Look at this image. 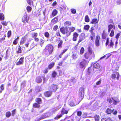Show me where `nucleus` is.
I'll return each instance as SVG.
<instances>
[{
    "label": "nucleus",
    "instance_id": "f257e3e1",
    "mask_svg": "<svg viewBox=\"0 0 121 121\" xmlns=\"http://www.w3.org/2000/svg\"><path fill=\"white\" fill-rule=\"evenodd\" d=\"M75 30L74 27H62L60 28V30L61 32L64 35L65 34L67 37L70 36L72 32H73Z\"/></svg>",
    "mask_w": 121,
    "mask_h": 121
},
{
    "label": "nucleus",
    "instance_id": "f03ea898",
    "mask_svg": "<svg viewBox=\"0 0 121 121\" xmlns=\"http://www.w3.org/2000/svg\"><path fill=\"white\" fill-rule=\"evenodd\" d=\"M45 49L47 50L49 55L52 54L54 50V47L51 44H49L46 45Z\"/></svg>",
    "mask_w": 121,
    "mask_h": 121
},
{
    "label": "nucleus",
    "instance_id": "7ed1b4c3",
    "mask_svg": "<svg viewBox=\"0 0 121 121\" xmlns=\"http://www.w3.org/2000/svg\"><path fill=\"white\" fill-rule=\"evenodd\" d=\"M84 89L82 87H80L79 89L78 96L80 100H82L83 98L84 94Z\"/></svg>",
    "mask_w": 121,
    "mask_h": 121
},
{
    "label": "nucleus",
    "instance_id": "20e7f679",
    "mask_svg": "<svg viewBox=\"0 0 121 121\" xmlns=\"http://www.w3.org/2000/svg\"><path fill=\"white\" fill-rule=\"evenodd\" d=\"M109 39L108 38H107L106 39V42L105 43V45L106 46H108V47L110 48H113V47L114 43L112 40H111L109 43Z\"/></svg>",
    "mask_w": 121,
    "mask_h": 121
},
{
    "label": "nucleus",
    "instance_id": "39448f33",
    "mask_svg": "<svg viewBox=\"0 0 121 121\" xmlns=\"http://www.w3.org/2000/svg\"><path fill=\"white\" fill-rule=\"evenodd\" d=\"M58 85L56 84H52L49 86V89L52 92H55L58 89Z\"/></svg>",
    "mask_w": 121,
    "mask_h": 121
},
{
    "label": "nucleus",
    "instance_id": "423d86ee",
    "mask_svg": "<svg viewBox=\"0 0 121 121\" xmlns=\"http://www.w3.org/2000/svg\"><path fill=\"white\" fill-rule=\"evenodd\" d=\"M29 19L28 16L26 13H25L22 18V22L25 24L26 23H28Z\"/></svg>",
    "mask_w": 121,
    "mask_h": 121
},
{
    "label": "nucleus",
    "instance_id": "0eeeda50",
    "mask_svg": "<svg viewBox=\"0 0 121 121\" xmlns=\"http://www.w3.org/2000/svg\"><path fill=\"white\" fill-rule=\"evenodd\" d=\"M31 35L32 38L34 39L35 41L37 42L39 41V38L37 37L38 35V34L37 32H32L31 33Z\"/></svg>",
    "mask_w": 121,
    "mask_h": 121
},
{
    "label": "nucleus",
    "instance_id": "6e6552de",
    "mask_svg": "<svg viewBox=\"0 0 121 121\" xmlns=\"http://www.w3.org/2000/svg\"><path fill=\"white\" fill-rule=\"evenodd\" d=\"M88 63L86 60L85 59H83L80 63L79 66L81 68H83L85 67L86 65L88 64Z\"/></svg>",
    "mask_w": 121,
    "mask_h": 121
},
{
    "label": "nucleus",
    "instance_id": "1a4fd4ad",
    "mask_svg": "<svg viewBox=\"0 0 121 121\" xmlns=\"http://www.w3.org/2000/svg\"><path fill=\"white\" fill-rule=\"evenodd\" d=\"M100 39V37L99 36L97 35L95 37V45L96 46L98 47L100 46L99 40Z\"/></svg>",
    "mask_w": 121,
    "mask_h": 121
},
{
    "label": "nucleus",
    "instance_id": "9d476101",
    "mask_svg": "<svg viewBox=\"0 0 121 121\" xmlns=\"http://www.w3.org/2000/svg\"><path fill=\"white\" fill-rule=\"evenodd\" d=\"M119 74L118 72H116L115 73H112L111 75V77L112 79H114L116 78L117 80H118L119 78Z\"/></svg>",
    "mask_w": 121,
    "mask_h": 121
},
{
    "label": "nucleus",
    "instance_id": "9b49d317",
    "mask_svg": "<svg viewBox=\"0 0 121 121\" xmlns=\"http://www.w3.org/2000/svg\"><path fill=\"white\" fill-rule=\"evenodd\" d=\"M52 92L50 90L45 91L44 93V95L46 97H51L52 94Z\"/></svg>",
    "mask_w": 121,
    "mask_h": 121
},
{
    "label": "nucleus",
    "instance_id": "f8f14e48",
    "mask_svg": "<svg viewBox=\"0 0 121 121\" xmlns=\"http://www.w3.org/2000/svg\"><path fill=\"white\" fill-rule=\"evenodd\" d=\"M24 57L22 56L19 59V60L16 63V65H22L23 64Z\"/></svg>",
    "mask_w": 121,
    "mask_h": 121
},
{
    "label": "nucleus",
    "instance_id": "ddd939ff",
    "mask_svg": "<svg viewBox=\"0 0 121 121\" xmlns=\"http://www.w3.org/2000/svg\"><path fill=\"white\" fill-rule=\"evenodd\" d=\"M92 55L88 53V52H86L84 55V56L85 58L88 59L92 58Z\"/></svg>",
    "mask_w": 121,
    "mask_h": 121
},
{
    "label": "nucleus",
    "instance_id": "4468645a",
    "mask_svg": "<svg viewBox=\"0 0 121 121\" xmlns=\"http://www.w3.org/2000/svg\"><path fill=\"white\" fill-rule=\"evenodd\" d=\"M79 36V34L77 32H75L73 34V40L74 41H76L77 39V38Z\"/></svg>",
    "mask_w": 121,
    "mask_h": 121
},
{
    "label": "nucleus",
    "instance_id": "2eb2a0df",
    "mask_svg": "<svg viewBox=\"0 0 121 121\" xmlns=\"http://www.w3.org/2000/svg\"><path fill=\"white\" fill-rule=\"evenodd\" d=\"M85 38V34H81L80 37H79L78 41V43H79L80 42L84 40Z\"/></svg>",
    "mask_w": 121,
    "mask_h": 121
},
{
    "label": "nucleus",
    "instance_id": "dca6fc26",
    "mask_svg": "<svg viewBox=\"0 0 121 121\" xmlns=\"http://www.w3.org/2000/svg\"><path fill=\"white\" fill-rule=\"evenodd\" d=\"M108 32H109L112 29H113L114 30L115 29V25L114 24L113 25L111 24H109L108 26Z\"/></svg>",
    "mask_w": 121,
    "mask_h": 121
},
{
    "label": "nucleus",
    "instance_id": "f3484780",
    "mask_svg": "<svg viewBox=\"0 0 121 121\" xmlns=\"http://www.w3.org/2000/svg\"><path fill=\"white\" fill-rule=\"evenodd\" d=\"M59 40H57L59 41L58 45V48H61L62 46L63 41L62 40L60 39V38H59Z\"/></svg>",
    "mask_w": 121,
    "mask_h": 121
},
{
    "label": "nucleus",
    "instance_id": "a211bd4d",
    "mask_svg": "<svg viewBox=\"0 0 121 121\" xmlns=\"http://www.w3.org/2000/svg\"><path fill=\"white\" fill-rule=\"evenodd\" d=\"M68 110H66L65 108H63L61 111V114L62 115L64 114H67L68 113Z\"/></svg>",
    "mask_w": 121,
    "mask_h": 121
},
{
    "label": "nucleus",
    "instance_id": "6ab92c4d",
    "mask_svg": "<svg viewBox=\"0 0 121 121\" xmlns=\"http://www.w3.org/2000/svg\"><path fill=\"white\" fill-rule=\"evenodd\" d=\"M42 80L41 77L39 76L37 77L35 79L36 82L38 83H41L42 82Z\"/></svg>",
    "mask_w": 121,
    "mask_h": 121
},
{
    "label": "nucleus",
    "instance_id": "aec40b11",
    "mask_svg": "<svg viewBox=\"0 0 121 121\" xmlns=\"http://www.w3.org/2000/svg\"><path fill=\"white\" fill-rule=\"evenodd\" d=\"M58 12V11L56 9H54L53 10L52 12L51 15L52 17H54L57 14Z\"/></svg>",
    "mask_w": 121,
    "mask_h": 121
},
{
    "label": "nucleus",
    "instance_id": "412c9836",
    "mask_svg": "<svg viewBox=\"0 0 121 121\" xmlns=\"http://www.w3.org/2000/svg\"><path fill=\"white\" fill-rule=\"evenodd\" d=\"M99 21V19L97 18H93L92 19L90 23L92 24H96Z\"/></svg>",
    "mask_w": 121,
    "mask_h": 121
},
{
    "label": "nucleus",
    "instance_id": "4be33fe9",
    "mask_svg": "<svg viewBox=\"0 0 121 121\" xmlns=\"http://www.w3.org/2000/svg\"><path fill=\"white\" fill-rule=\"evenodd\" d=\"M101 121H113L111 118L109 117L108 118H104L101 119Z\"/></svg>",
    "mask_w": 121,
    "mask_h": 121
},
{
    "label": "nucleus",
    "instance_id": "5701e85b",
    "mask_svg": "<svg viewBox=\"0 0 121 121\" xmlns=\"http://www.w3.org/2000/svg\"><path fill=\"white\" fill-rule=\"evenodd\" d=\"M87 52H88L92 55L93 54H94V52H93L92 48L90 46L88 48V51Z\"/></svg>",
    "mask_w": 121,
    "mask_h": 121
},
{
    "label": "nucleus",
    "instance_id": "b1692460",
    "mask_svg": "<svg viewBox=\"0 0 121 121\" xmlns=\"http://www.w3.org/2000/svg\"><path fill=\"white\" fill-rule=\"evenodd\" d=\"M35 102L39 104H41L42 103V99L39 97L37 98L35 100Z\"/></svg>",
    "mask_w": 121,
    "mask_h": 121
},
{
    "label": "nucleus",
    "instance_id": "393cba45",
    "mask_svg": "<svg viewBox=\"0 0 121 121\" xmlns=\"http://www.w3.org/2000/svg\"><path fill=\"white\" fill-rule=\"evenodd\" d=\"M26 40V39L24 37H23L21 39L20 42V45H22L25 42Z\"/></svg>",
    "mask_w": 121,
    "mask_h": 121
},
{
    "label": "nucleus",
    "instance_id": "a878e982",
    "mask_svg": "<svg viewBox=\"0 0 121 121\" xmlns=\"http://www.w3.org/2000/svg\"><path fill=\"white\" fill-rule=\"evenodd\" d=\"M114 109L112 110L110 108H108L106 110V112L108 114H111Z\"/></svg>",
    "mask_w": 121,
    "mask_h": 121
},
{
    "label": "nucleus",
    "instance_id": "bb28decb",
    "mask_svg": "<svg viewBox=\"0 0 121 121\" xmlns=\"http://www.w3.org/2000/svg\"><path fill=\"white\" fill-rule=\"evenodd\" d=\"M93 66L94 68L96 69H99L100 67V65L99 64L96 62L93 64Z\"/></svg>",
    "mask_w": 121,
    "mask_h": 121
},
{
    "label": "nucleus",
    "instance_id": "cd10ccee",
    "mask_svg": "<svg viewBox=\"0 0 121 121\" xmlns=\"http://www.w3.org/2000/svg\"><path fill=\"white\" fill-rule=\"evenodd\" d=\"M40 107V104L37 103H34L33 104V107L34 108H38Z\"/></svg>",
    "mask_w": 121,
    "mask_h": 121
},
{
    "label": "nucleus",
    "instance_id": "c85d7f7f",
    "mask_svg": "<svg viewBox=\"0 0 121 121\" xmlns=\"http://www.w3.org/2000/svg\"><path fill=\"white\" fill-rule=\"evenodd\" d=\"M55 65V63L54 62L49 64L48 66V68L49 69H51Z\"/></svg>",
    "mask_w": 121,
    "mask_h": 121
},
{
    "label": "nucleus",
    "instance_id": "c756f323",
    "mask_svg": "<svg viewBox=\"0 0 121 121\" xmlns=\"http://www.w3.org/2000/svg\"><path fill=\"white\" fill-rule=\"evenodd\" d=\"M113 100V98H107V101L109 104H111L112 103Z\"/></svg>",
    "mask_w": 121,
    "mask_h": 121
},
{
    "label": "nucleus",
    "instance_id": "7c9ffc66",
    "mask_svg": "<svg viewBox=\"0 0 121 121\" xmlns=\"http://www.w3.org/2000/svg\"><path fill=\"white\" fill-rule=\"evenodd\" d=\"M107 35L106 34L105 31V30H104L102 33V38L103 39H105L107 37Z\"/></svg>",
    "mask_w": 121,
    "mask_h": 121
},
{
    "label": "nucleus",
    "instance_id": "2f4dec72",
    "mask_svg": "<svg viewBox=\"0 0 121 121\" xmlns=\"http://www.w3.org/2000/svg\"><path fill=\"white\" fill-rule=\"evenodd\" d=\"M58 17H56L54 18L52 20V22L54 24L56 23L58 21Z\"/></svg>",
    "mask_w": 121,
    "mask_h": 121
},
{
    "label": "nucleus",
    "instance_id": "473e14b6",
    "mask_svg": "<svg viewBox=\"0 0 121 121\" xmlns=\"http://www.w3.org/2000/svg\"><path fill=\"white\" fill-rule=\"evenodd\" d=\"M113 104L114 105H116L120 103V101L119 99H117L116 100L113 99Z\"/></svg>",
    "mask_w": 121,
    "mask_h": 121
},
{
    "label": "nucleus",
    "instance_id": "72a5a7b5",
    "mask_svg": "<svg viewBox=\"0 0 121 121\" xmlns=\"http://www.w3.org/2000/svg\"><path fill=\"white\" fill-rule=\"evenodd\" d=\"M95 121H99L100 117L98 115H95L94 117Z\"/></svg>",
    "mask_w": 121,
    "mask_h": 121
},
{
    "label": "nucleus",
    "instance_id": "f704fd0d",
    "mask_svg": "<svg viewBox=\"0 0 121 121\" xmlns=\"http://www.w3.org/2000/svg\"><path fill=\"white\" fill-rule=\"evenodd\" d=\"M63 115L61 114L59 115H57L54 118V119L55 120H58L62 117Z\"/></svg>",
    "mask_w": 121,
    "mask_h": 121
},
{
    "label": "nucleus",
    "instance_id": "c9c22d12",
    "mask_svg": "<svg viewBox=\"0 0 121 121\" xmlns=\"http://www.w3.org/2000/svg\"><path fill=\"white\" fill-rule=\"evenodd\" d=\"M57 73L55 71H53L52 74V76L53 78H55L57 75Z\"/></svg>",
    "mask_w": 121,
    "mask_h": 121
},
{
    "label": "nucleus",
    "instance_id": "e433bc0d",
    "mask_svg": "<svg viewBox=\"0 0 121 121\" xmlns=\"http://www.w3.org/2000/svg\"><path fill=\"white\" fill-rule=\"evenodd\" d=\"M95 34H91L89 38L91 40L93 41L95 38Z\"/></svg>",
    "mask_w": 121,
    "mask_h": 121
},
{
    "label": "nucleus",
    "instance_id": "4c0bfd02",
    "mask_svg": "<svg viewBox=\"0 0 121 121\" xmlns=\"http://www.w3.org/2000/svg\"><path fill=\"white\" fill-rule=\"evenodd\" d=\"M11 115V114L10 111H8L5 113V116L7 118H9Z\"/></svg>",
    "mask_w": 121,
    "mask_h": 121
},
{
    "label": "nucleus",
    "instance_id": "58836bf2",
    "mask_svg": "<svg viewBox=\"0 0 121 121\" xmlns=\"http://www.w3.org/2000/svg\"><path fill=\"white\" fill-rule=\"evenodd\" d=\"M19 39V37H18L16 38L14 40L13 42V44L14 45H16L18 43V40Z\"/></svg>",
    "mask_w": 121,
    "mask_h": 121
},
{
    "label": "nucleus",
    "instance_id": "ea45409f",
    "mask_svg": "<svg viewBox=\"0 0 121 121\" xmlns=\"http://www.w3.org/2000/svg\"><path fill=\"white\" fill-rule=\"evenodd\" d=\"M16 52L18 53H21L22 52V48L19 45L18 47L17 50Z\"/></svg>",
    "mask_w": 121,
    "mask_h": 121
},
{
    "label": "nucleus",
    "instance_id": "a19ab883",
    "mask_svg": "<svg viewBox=\"0 0 121 121\" xmlns=\"http://www.w3.org/2000/svg\"><path fill=\"white\" fill-rule=\"evenodd\" d=\"M4 19V15L3 13H0V20L1 21H3Z\"/></svg>",
    "mask_w": 121,
    "mask_h": 121
},
{
    "label": "nucleus",
    "instance_id": "79ce46f5",
    "mask_svg": "<svg viewBox=\"0 0 121 121\" xmlns=\"http://www.w3.org/2000/svg\"><path fill=\"white\" fill-rule=\"evenodd\" d=\"M71 22L69 21H66L64 23V25L65 26H70L71 25Z\"/></svg>",
    "mask_w": 121,
    "mask_h": 121
},
{
    "label": "nucleus",
    "instance_id": "37998d69",
    "mask_svg": "<svg viewBox=\"0 0 121 121\" xmlns=\"http://www.w3.org/2000/svg\"><path fill=\"white\" fill-rule=\"evenodd\" d=\"M85 21L87 22H89L90 19L88 15H86L85 17Z\"/></svg>",
    "mask_w": 121,
    "mask_h": 121
},
{
    "label": "nucleus",
    "instance_id": "c03bdc74",
    "mask_svg": "<svg viewBox=\"0 0 121 121\" xmlns=\"http://www.w3.org/2000/svg\"><path fill=\"white\" fill-rule=\"evenodd\" d=\"M44 40L42 39H40V44L41 47L43 46V43H44Z\"/></svg>",
    "mask_w": 121,
    "mask_h": 121
},
{
    "label": "nucleus",
    "instance_id": "a18cd8bd",
    "mask_svg": "<svg viewBox=\"0 0 121 121\" xmlns=\"http://www.w3.org/2000/svg\"><path fill=\"white\" fill-rule=\"evenodd\" d=\"M72 59H76L77 58V54L76 53H73L72 55Z\"/></svg>",
    "mask_w": 121,
    "mask_h": 121
},
{
    "label": "nucleus",
    "instance_id": "49530a36",
    "mask_svg": "<svg viewBox=\"0 0 121 121\" xmlns=\"http://www.w3.org/2000/svg\"><path fill=\"white\" fill-rule=\"evenodd\" d=\"M85 49L83 47H82L81 48L80 51V53L81 55H82L84 52Z\"/></svg>",
    "mask_w": 121,
    "mask_h": 121
},
{
    "label": "nucleus",
    "instance_id": "de8ad7c7",
    "mask_svg": "<svg viewBox=\"0 0 121 121\" xmlns=\"http://www.w3.org/2000/svg\"><path fill=\"white\" fill-rule=\"evenodd\" d=\"M90 27V26L88 25H86L84 26L83 29L85 30H88L89 29Z\"/></svg>",
    "mask_w": 121,
    "mask_h": 121
},
{
    "label": "nucleus",
    "instance_id": "09e8293b",
    "mask_svg": "<svg viewBox=\"0 0 121 121\" xmlns=\"http://www.w3.org/2000/svg\"><path fill=\"white\" fill-rule=\"evenodd\" d=\"M44 35L46 37L48 38L49 37L50 35L48 32L46 31L44 33Z\"/></svg>",
    "mask_w": 121,
    "mask_h": 121
},
{
    "label": "nucleus",
    "instance_id": "8fccbe9b",
    "mask_svg": "<svg viewBox=\"0 0 121 121\" xmlns=\"http://www.w3.org/2000/svg\"><path fill=\"white\" fill-rule=\"evenodd\" d=\"M114 31L113 30H111V33L109 34V36L111 37H112L114 36Z\"/></svg>",
    "mask_w": 121,
    "mask_h": 121
},
{
    "label": "nucleus",
    "instance_id": "3c124183",
    "mask_svg": "<svg viewBox=\"0 0 121 121\" xmlns=\"http://www.w3.org/2000/svg\"><path fill=\"white\" fill-rule=\"evenodd\" d=\"M94 30V29L93 27H91L90 30H89V31L90 32L91 34H95L94 32L93 31Z\"/></svg>",
    "mask_w": 121,
    "mask_h": 121
},
{
    "label": "nucleus",
    "instance_id": "603ef678",
    "mask_svg": "<svg viewBox=\"0 0 121 121\" xmlns=\"http://www.w3.org/2000/svg\"><path fill=\"white\" fill-rule=\"evenodd\" d=\"M27 11L28 12H30L31 11L32 8L29 6H28L26 8Z\"/></svg>",
    "mask_w": 121,
    "mask_h": 121
},
{
    "label": "nucleus",
    "instance_id": "864d4df0",
    "mask_svg": "<svg viewBox=\"0 0 121 121\" xmlns=\"http://www.w3.org/2000/svg\"><path fill=\"white\" fill-rule=\"evenodd\" d=\"M0 88L1 89V90H0V93H1L2 91L4 89V84H2L0 85Z\"/></svg>",
    "mask_w": 121,
    "mask_h": 121
},
{
    "label": "nucleus",
    "instance_id": "5fc2aeb1",
    "mask_svg": "<svg viewBox=\"0 0 121 121\" xmlns=\"http://www.w3.org/2000/svg\"><path fill=\"white\" fill-rule=\"evenodd\" d=\"M12 34L11 31V30H9L7 32V37L9 38L11 36Z\"/></svg>",
    "mask_w": 121,
    "mask_h": 121
},
{
    "label": "nucleus",
    "instance_id": "6e6d98bb",
    "mask_svg": "<svg viewBox=\"0 0 121 121\" xmlns=\"http://www.w3.org/2000/svg\"><path fill=\"white\" fill-rule=\"evenodd\" d=\"M92 71L91 68V67H89L88 68L87 70V73L90 75L91 72Z\"/></svg>",
    "mask_w": 121,
    "mask_h": 121
},
{
    "label": "nucleus",
    "instance_id": "4d7b16f0",
    "mask_svg": "<svg viewBox=\"0 0 121 121\" xmlns=\"http://www.w3.org/2000/svg\"><path fill=\"white\" fill-rule=\"evenodd\" d=\"M26 1L27 3L29 5H30L31 4H33V1L31 0H27Z\"/></svg>",
    "mask_w": 121,
    "mask_h": 121
},
{
    "label": "nucleus",
    "instance_id": "13d9d810",
    "mask_svg": "<svg viewBox=\"0 0 121 121\" xmlns=\"http://www.w3.org/2000/svg\"><path fill=\"white\" fill-rule=\"evenodd\" d=\"M82 114V112L81 111H78L77 112V115L79 117H81Z\"/></svg>",
    "mask_w": 121,
    "mask_h": 121
},
{
    "label": "nucleus",
    "instance_id": "bf43d9fd",
    "mask_svg": "<svg viewBox=\"0 0 121 121\" xmlns=\"http://www.w3.org/2000/svg\"><path fill=\"white\" fill-rule=\"evenodd\" d=\"M120 33L121 32H120L119 33H117L116 35L115 38L117 40L118 39L119 36L120 35Z\"/></svg>",
    "mask_w": 121,
    "mask_h": 121
},
{
    "label": "nucleus",
    "instance_id": "052dcab7",
    "mask_svg": "<svg viewBox=\"0 0 121 121\" xmlns=\"http://www.w3.org/2000/svg\"><path fill=\"white\" fill-rule=\"evenodd\" d=\"M71 13L73 14H75L76 13V10L74 9H72L70 10Z\"/></svg>",
    "mask_w": 121,
    "mask_h": 121
},
{
    "label": "nucleus",
    "instance_id": "680f3d73",
    "mask_svg": "<svg viewBox=\"0 0 121 121\" xmlns=\"http://www.w3.org/2000/svg\"><path fill=\"white\" fill-rule=\"evenodd\" d=\"M1 23L3 26H6L8 24V22L5 21H3L1 22Z\"/></svg>",
    "mask_w": 121,
    "mask_h": 121
},
{
    "label": "nucleus",
    "instance_id": "e2e57ef3",
    "mask_svg": "<svg viewBox=\"0 0 121 121\" xmlns=\"http://www.w3.org/2000/svg\"><path fill=\"white\" fill-rule=\"evenodd\" d=\"M69 105L71 106H73L75 105V104L73 102L70 101L69 103Z\"/></svg>",
    "mask_w": 121,
    "mask_h": 121
},
{
    "label": "nucleus",
    "instance_id": "0e129e2a",
    "mask_svg": "<svg viewBox=\"0 0 121 121\" xmlns=\"http://www.w3.org/2000/svg\"><path fill=\"white\" fill-rule=\"evenodd\" d=\"M58 26L57 25L54 26L53 27V30L55 31H56L58 29Z\"/></svg>",
    "mask_w": 121,
    "mask_h": 121
},
{
    "label": "nucleus",
    "instance_id": "69168bd1",
    "mask_svg": "<svg viewBox=\"0 0 121 121\" xmlns=\"http://www.w3.org/2000/svg\"><path fill=\"white\" fill-rule=\"evenodd\" d=\"M16 110L15 109H14L13 110L12 112V116H14V115H15L16 113Z\"/></svg>",
    "mask_w": 121,
    "mask_h": 121
},
{
    "label": "nucleus",
    "instance_id": "338daca9",
    "mask_svg": "<svg viewBox=\"0 0 121 121\" xmlns=\"http://www.w3.org/2000/svg\"><path fill=\"white\" fill-rule=\"evenodd\" d=\"M101 78L100 79L99 81H97L96 83V84L97 85H100L101 83Z\"/></svg>",
    "mask_w": 121,
    "mask_h": 121
},
{
    "label": "nucleus",
    "instance_id": "774afa93",
    "mask_svg": "<svg viewBox=\"0 0 121 121\" xmlns=\"http://www.w3.org/2000/svg\"><path fill=\"white\" fill-rule=\"evenodd\" d=\"M48 68H45L44 70L43 73L45 74L47 73L48 72Z\"/></svg>",
    "mask_w": 121,
    "mask_h": 121
}]
</instances>
